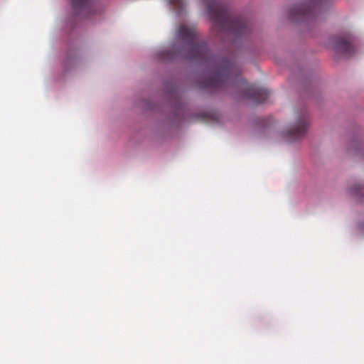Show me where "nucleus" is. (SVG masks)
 Here are the masks:
<instances>
[{
	"label": "nucleus",
	"instance_id": "obj_2",
	"mask_svg": "<svg viewBox=\"0 0 364 364\" xmlns=\"http://www.w3.org/2000/svg\"><path fill=\"white\" fill-rule=\"evenodd\" d=\"M177 38L183 43L179 46L175 42L170 50L159 52V58L162 60H173L181 55L192 61L203 63L210 60V53L204 42L197 41V30L194 25L182 23L177 30Z\"/></svg>",
	"mask_w": 364,
	"mask_h": 364
},
{
	"label": "nucleus",
	"instance_id": "obj_11",
	"mask_svg": "<svg viewBox=\"0 0 364 364\" xmlns=\"http://www.w3.org/2000/svg\"><path fill=\"white\" fill-rule=\"evenodd\" d=\"M359 228H360L361 230H364V223H360V224L359 225Z\"/></svg>",
	"mask_w": 364,
	"mask_h": 364
},
{
	"label": "nucleus",
	"instance_id": "obj_3",
	"mask_svg": "<svg viewBox=\"0 0 364 364\" xmlns=\"http://www.w3.org/2000/svg\"><path fill=\"white\" fill-rule=\"evenodd\" d=\"M207 13L213 23V29L218 33L228 28V10L222 5L220 0H203Z\"/></svg>",
	"mask_w": 364,
	"mask_h": 364
},
{
	"label": "nucleus",
	"instance_id": "obj_5",
	"mask_svg": "<svg viewBox=\"0 0 364 364\" xmlns=\"http://www.w3.org/2000/svg\"><path fill=\"white\" fill-rule=\"evenodd\" d=\"M228 76V65L225 61L218 65L216 68L211 73L205 75L199 82L201 88L208 90H215L220 88Z\"/></svg>",
	"mask_w": 364,
	"mask_h": 364
},
{
	"label": "nucleus",
	"instance_id": "obj_7",
	"mask_svg": "<svg viewBox=\"0 0 364 364\" xmlns=\"http://www.w3.org/2000/svg\"><path fill=\"white\" fill-rule=\"evenodd\" d=\"M333 49L339 53L350 55L354 53L348 36H336L331 38Z\"/></svg>",
	"mask_w": 364,
	"mask_h": 364
},
{
	"label": "nucleus",
	"instance_id": "obj_9",
	"mask_svg": "<svg viewBox=\"0 0 364 364\" xmlns=\"http://www.w3.org/2000/svg\"><path fill=\"white\" fill-rule=\"evenodd\" d=\"M350 193L352 195L360 196L359 200L364 201V186L361 184L355 185L350 188Z\"/></svg>",
	"mask_w": 364,
	"mask_h": 364
},
{
	"label": "nucleus",
	"instance_id": "obj_10",
	"mask_svg": "<svg viewBox=\"0 0 364 364\" xmlns=\"http://www.w3.org/2000/svg\"><path fill=\"white\" fill-rule=\"evenodd\" d=\"M172 6L173 9L177 14H180L184 6V0H167Z\"/></svg>",
	"mask_w": 364,
	"mask_h": 364
},
{
	"label": "nucleus",
	"instance_id": "obj_1",
	"mask_svg": "<svg viewBox=\"0 0 364 364\" xmlns=\"http://www.w3.org/2000/svg\"><path fill=\"white\" fill-rule=\"evenodd\" d=\"M229 95H240L256 103L264 102L269 97V92L262 87L248 85L241 76L237 68L232 64L231 50L240 47L247 39L250 28L247 21L240 16L232 14L229 10Z\"/></svg>",
	"mask_w": 364,
	"mask_h": 364
},
{
	"label": "nucleus",
	"instance_id": "obj_4",
	"mask_svg": "<svg viewBox=\"0 0 364 364\" xmlns=\"http://www.w3.org/2000/svg\"><path fill=\"white\" fill-rule=\"evenodd\" d=\"M328 1L310 0L308 2L291 8L289 10V16L292 20L296 21H302L314 18Z\"/></svg>",
	"mask_w": 364,
	"mask_h": 364
},
{
	"label": "nucleus",
	"instance_id": "obj_8",
	"mask_svg": "<svg viewBox=\"0 0 364 364\" xmlns=\"http://www.w3.org/2000/svg\"><path fill=\"white\" fill-rule=\"evenodd\" d=\"M71 3L76 15L87 16L92 12V0H71Z\"/></svg>",
	"mask_w": 364,
	"mask_h": 364
},
{
	"label": "nucleus",
	"instance_id": "obj_6",
	"mask_svg": "<svg viewBox=\"0 0 364 364\" xmlns=\"http://www.w3.org/2000/svg\"><path fill=\"white\" fill-rule=\"evenodd\" d=\"M309 126V117L306 114H301L298 117L295 124L286 132L285 136L290 141L299 139L305 135Z\"/></svg>",
	"mask_w": 364,
	"mask_h": 364
}]
</instances>
